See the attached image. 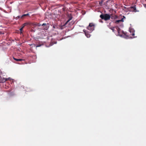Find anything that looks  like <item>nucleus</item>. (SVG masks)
I'll return each instance as SVG.
<instances>
[{
	"label": "nucleus",
	"instance_id": "nucleus-1",
	"mask_svg": "<svg viewBox=\"0 0 146 146\" xmlns=\"http://www.w3.org/2000/svg\"><path fill=\"white\" fill-rule=\"evenodd\" d=\"M100 17L102 19L105 21L109 20L111 17L110 15L108 14H102L100 15Z\"/></svg>",
	"mask_w": 146,
	"mask_h": 146
},
{
	"label": "nucleus",
	"instance_id": "nucleus-2",
	"mask_svg": "<svg viewBox=\"0 0 146 146\" xmlns=\"http://www.w3.org/2000/svg\"><path fill=\"white\" fill-rule=\"evenodd\" d=\"M95 25L92 23H90L88 26L87 27V29L91 32L94 29Z\"/></svg>",
	"mask_w": 146,
	"mask_h": 146
},
{
	"label": "nucleus",
	"instance_id": "nucleus-3",
	"mask_svg": "<svg viewBox=\"0 0 146 146\" xmlns=\"http://www.w3.org/2000/svg\"><path fill=\"white\" fill-rule=\"evenodd\" d=\"M42 26H43V29L45 30H47L48 29L49 25L48 23H43Z\"/></svg>",
	"mask_w": 146,
	"mask_h": 146
},
{
	"label": "nucleus",
	"instance_id": "nucleus-4",
	"mask_svg": "<svg viewBox=\"0 0 146 146\" xmlns=\"http://www.w3.org/2000/svg\"><path fill=\"white\" fill-rule=\"evenodd\" d=\"M130 10L133 12H136L139 11L136 10V5H134L133 6L131 7H130Z\"/></svg>",
	"mask_w": 146,
	"mask_h": 146
},
{
	"label": "nucleus",
	"instance_id": "nucleus-5",
	"mask_svg": "<svg viewBox=\"0 0 146 146\" xmlns=\"http://www.w3.org/2000/svg\"><path fill=\"white\" fill-rule=\"evenodd\" d=\"M68 17L69 18L68 20L66 23L65 25L70 20L72 19V14H70L68 15Z\"/></svg>",
	"mask_w": 146,
	"mask_h": 146
},
{
	"label": "nucleus",
	"instance_id": "nucleus-6",
	"mask_svg": "<svg viewBox=\"0 0 146 146\" xmlns=\"http://www.w3.org/2000/svg\"><path fill=\"white\" fill-rule=\"evenodd\" d=\"M111 17L110 18L113 19H115L118 18V16L116 15H113V14L110 15Z\"/></svg>",
	"mask_w": 146,
	"mask_h": 146
},
{
	"label": "nucleus",
	"instance_id": "nucleus-7",
	"mask_svg": "<svg viewBox=\"0 0 146 146\" xmlns=\"http://www.w3.org/2000/svg\"><path fill=\"white\" fill-rule=\"evenodd\" d=\"M29 15V13H27V14H24L22 16H17V17H16V19H17L18 18H21V19H22L25 16H28Z\"/></svg>",
	"mask_w": 146,
	"mask_h": 146
},
{
	"label": "nucleus",
	"instance_id": "nucleus-8",
	"mask_svg": "<svg viewBox=\"0 0 146 146\" xmlns=\"http://www.w3.org/2000/svg\"><path fill=\"white\" fill-rule=\"evenodd\" d=\"M123 18H122L121 20H116L115 21V23L116 24H118L120 22H123Z\"/></svg>",
	"mask_w": 146,
	"mask_h": 146
},
{
	"label": "nucleus",
	"instance_id": "nucleus-9",
	"mask_svg": "<svg viewBox=\"0 0 146 146\" xmlns=\"http://www.w3.org/2000/svg\"><path fill=\"white\" fill-rule=\"evenodd\" d=\"M83 31L85 33V35L87 37L89 38L90 37V34H89L88 32H86V31L84 30H83Z\"/></svg>",
	"mask_w": 146,
	"mask_h": 146
},
{
	"label": "nucleus",
	"instance_id": "nucleus-10",
	"mask_svg": "<svg viewBox=\"0 0 146 146\" xmlns=\"http://www.w3.org/2000/svg\"><path fill=\"white\" fill-rule=\"evenodd\" d=\"M13 58L14 60H15L17 61H21L23 60L22 59H17V58H15L14 57H13Z\"/></svg>",
	"mask_w": 146,
	"mask_h": 146
},
{
	"label": "nucleus",
	"instance_id": "nucleus-11",
	"mask_svg": "<svg viewBox=\"0 0 146 146\" xmlns=\"http://www.w3.org/2000/svg\"><path fill=\"white\" fill-rule=\"evenodd\" d=\"M7 78H4L3 80H2V81H1V82H4L6 81H7Z\"/></svg>",
	"mask_w": 146,
	"mask_h": 146
},
{
	"label": "nucleus",
	"instance_id": "nucleus-12",
	"mask_svg": "<svg viewBox=\"0 0 146 146\" xmlns=\"http://www.w3.org/2000/svg\"><path fill=\"white\" fill-rule=\"evenodd\" d=\"M23 27H21L20 29V33H22V31H23Z\"/></svg>",
	"mask_w": 146,
	"mask_h": 146
},
{
	"label": "nucleus",
	"instance_id": "nucleus-13",
	"mask_svg": "<svg viewBox=\"0 0 146 146\" xmlns=\"http://www.w3.org/2000/svg\"><path fill=\"white\" fill-rule=\"evenodd\" d=\"M53 28L54 29L58 28V27H57V26L54 25H53Z\"/></svg>",
	"mask_w": 146,
	"mask_h": 146
},
{
	"label": "nucleus",
	"instance_id": "nucleus-14",
	"mask_svg": "<svg viewBox=\"0 0 146 146\" xmlns=\"http://www.w3.org/2000/svg\"><path fill=\"white\" fill-rule=\"evenodd\" d=\"M110 29H111L113 32H114V28H115V27H111V28H110Z\"/></svg>",
	"mask_w": 146,
	"mask_h": 146
},
{
	"label": "nucleus",
	"instance_id": "nucleus-15",
	"mask_svg": "<svg viewBox=\"0 0 146 146\" xmlns=\"http://www.w3.org/2000/svg\"><path fill=\"white\" fill-rule=\"evenodd\" d=\"M27 25V23H25L23 24V25L25 27V26H26Z\"/></svg>",
	"mask_w": 146,
	"mask_h": 146
},
{
	"label": "nucleus",
	"instance_id": "nucleus-16",
	"mask_svg": "<svg viewBox=\"0 0 146 146\" xmlns=\"http://www.w3.org/2000/svg\"><path fill=\"white\" fill-rule=\"evenodd\" d=\"M117 30L118 31V33H119V31L120 30V29H119V28H117Z\"/></svg>",
	"mask_w": 146,
	"mask_h": 146
},
{
	"label": "nucleus",
	"instance_id": "nucleus-17",
	"mask_svg": "<svg viewBox=\"0 0 146 146\" xmlns=\"http://www.w3.org/2000/svg\"><path fill=\"white\" fill-rule=\"evenodd\" d=\"M41 46V45H40V44L38 45H37V46H36V48H37V47H39L40 46Z\"/></svg>",
	"mask_w": 146,
	"mask_h": 146
},
{
	"label": "nucleus",
	"instance_id": "nucleus-18",
	"mask_svg": "<svg viewBox=\"0 0 146 146\" xmlns=\"http://www.w3.org/2000/svg\"><path fill=\"white\" fill-rule=\"evenodd\" d=\"M131 35H132V36H134V35H135V33H134V32H133V33H132V34Z\"/></svg>",
	"mask_w": 146,
	"mask_h": 146
},
{
	"label": "nucleus",
	"instance_id": "nucleus-19",
	"mask_svg": "<svg viewBox=\"0 0 146 146\" xmlns=\"http://www.w3.org/2000/svg\"><path fill=\"white\" fill-rule=\"evenodd\" d=\"M143 5L146 8V4H144Z\"/></svg>",
	"mask_w": 146,
	"mask_h": 146
},
{
	"label": "nucleus",
	"instance_id": "nucleus-20",
	"mask_svg": "<svg viewBox=\"0 0 146 146\" xmlns=\"http://www.w3.org/2000/svg\"><path fill=\"white\" fill-rule=\"evenodd\" d=\"M99 21L100 22L103 23L101 19L99 20Z\"/></svg>",
	"mask_w": 146,
	"mask_h": 146
},
{
	"label": "nucleus",
	"instance_id": "nucleus-21",
	"mask_svg": "<svg viewBox=\"0 0 146 146\" xmlns=\"http://www.w3.org/2000/svg\"><path fill=\"white\" fill-rule=\"evenodd\" d=\"M25 26L23 25L21 27H23V28Z\"/></svg>",
	"mask_w": 146,
	"mask_h": 146
},
{
	"label": "nucleus",
	"instance_id": "nucleus-22",
	"mask_svg": "<svg viewBox=\"0 0 146 146\" xmlns=\"http://www.w3.org/2000/svg\"><path fill=\"white\" fill-rule=\"evenodd\" d=\"M131 30H130V32L131 33Z\"/></svg>",
	"mask_w": 146,
	"mask_h": 146
},
{
	"label": "nucleus",
	"instance_id": "nucleus-23",
	"mask_svg": "<svg viewBox=\"0 0 146 146\" xmlns=\"http://www.w3.org/2000/svg\"><path fill=\"white\" fill-rule=\"evenodd\" d=\"M101 3H102V2H101V3H99V4H100H100H101Z\"/></svg>",
	"mask_w": 146,
	"mask_h": 146
},
{
	"label": "nucleus",
	"instance_id": "nucleus-24",
	"mask_svg": "<svg viewBox=\"0 0 146 146\" xmlns=\"http://www.w3.org/2000/svg\"><path fill=\"white\" fill-rule=\"evenodd\" d=\"M123 17L124 18H125V17L124 16H123Z\"/></svg>",
	"mask_w": 146,
	"mask_h": 146
},
{
	"label": "nucleus",
	"instance_id": "nucleus-25",
	"mask_svg": "<svg viewBox=\"0 0 146 146\" xmlns=\"http://www.w3.org/2000/svg\"><path fill=\"white\" fill-rule=\"evenodd\" d=\"M41 25H38V26H41Z\"/></svg>",
	"mask_w": 146,
	"mask_h": 146
},
{
	"label": "nucleus",
	"instance_id": "nucleus-26",
	"mask_svg": "<svg viewBox=\"0 0 146 146\" xmlns=\"http://www.w3.org/2000/svg\"><path fill=\"white\" fill-rule=\"evenodd\" d=\"M32 45V44H30V46H31V45Z\"/></svg>",
	"mask_w": 146,
	"mask_h": 146
}]
</instances>
